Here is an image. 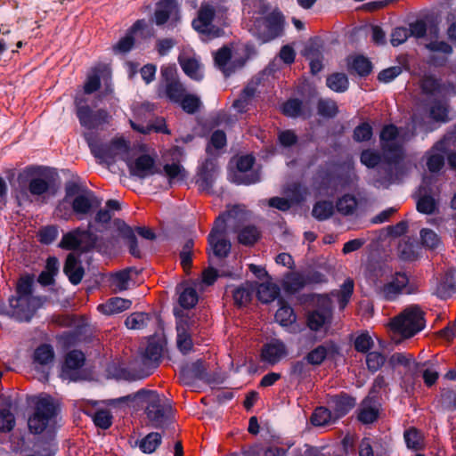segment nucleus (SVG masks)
Here are the masks:
<instances>
[{"mask_svg":"<svg viewBox=\"0 0 456 456\" xmlns=\"http://www.w3.org/2000/svg\"><path fill=\"white\" fill-rule=\"evenodd\" d=\"M110 211L98 209L94 217L88 221L86 229L79 226L64 233L58 247L65 250L77 251L80 254L90 253L94 250L106 254L107 247L101 241L97 233L106 232L110 228Z\"/></svg>","mask_w":456,"mask_h":456,"instance_id":"nucleus-1","label":"nucleus"},{"mask_svg":"<svg viewBox=\"0 0 456 456\" xmlns=\"http://www.w3.org/2000/svg\"><path fill=\"white\" fill-rule=\"evenodd\" d=\"M398 135V128L394 124L385 125L379 134L380 149L385 152L386 166L381 167L384 175L377 178L375 183L386 189L394 183H402L408 173L404 163L405 149L402 143L395 142Z\"/></svg>","mask_w":456,"mask_h":456,"instance_id":"nucleus-2","label":"nucleus"},{"mask_svg":"<svg viewBox=\"0 0 456 456\" xmlns=\"http://www.w3.org/2000/svg\"><path fill=\"white\" fill-rule=\"evenodd\" d=\"M140 406L145 414V423L154 428H162L172 417L168 400L154 390H139Z\"/></svg>","mask_w":456,"mask_h":456,"instance_id":"nucleus-3","label":"nucleus"},{"mask_svg":"<svg viewBox=\"0 0 456 456\" xmlns=\"http://www.w3.org/2000/svg\"><path fill=\"white\" fill-rule=\"evenodd\" d=\"M83 136L92 155L107 165L114 164L118 155H128L130 151V142L123 137L113 138L110 142H101L94 132H85Z\"/></svg>","mask_w":456,"mask_h":456,"instance_id":"nucleus-4","label":"nucleus"},{"mask_svg":"<svg viewBox=\"0 0 456 456\" xmlns=\"http://www.w3.org/2000/svg\"><path fill=\"white\" fill-rule=\"evenodd\" d=\"M426 325L425 313L419 305L406 307L390 322L391 330L403 338H410L420 332Z\"/></svg>","mask_w":456,"mask_h":456,"instance_id":"nucleus-5","label":"nucleus"},{"mask_svg":"<svg viewBox=\"0 0 456 456\" xmlns=\"http://www.w3.org/2000/svg\"><path fill=\"white\" fill-rule=\"evenodd\" d=\"M419 361H417L413 354L405 352L394 353L388 359V366L392 369L403 368L404 370H454L452 368H444L441 366L444 362L443 357L437 354L432 355L430 359L423 360L419 355Z\"/></svg>","mask_w":456,"mask_h":456,"instance_id":"nucleus-6","label":"nucleus"},{"mask_svg":"<svg viewBox=\"0 0 456 456\" xmlns=\"http://www.w3.org/2000/svg\"><path fill=\"white\" fill-rule=\"evenodd\" d=\"M32 175L28 183V191L32 196L42 197L48 193L54 195L60 179L57 169L49 167L30 168Z\"/></svg>","mask_w":456,"mask_h":456,"instance_id":"nucleus-7","label":"nucleus"},{"mask_svg":"<svg viewBox=\"0 0 456 456\" xmlns=\"http://www.w3.org/2000/svg\"><path fill=\"white\" fill-rule=\"evenodd\" d=\"M76 116L82 127L93 132L102 129L111 119L110 114L105 109L94 110L84 98H76Z\"/></svg>","mask_w":456,"mask_h":456,"instance_id":"nucleus-8","label":"nucleus"},{"mask_svg":"<svg viewBox=\"0 0 456 456\" xmlns=\"http://www.w3.org/2000/svg\"><path fill=\"white\" fill-rule=\"evenodd\" d=\"M58 404L49 396L39 397L35 403V411L28 425L31 433L41 434L57 415Z\"/></svg>","mask_w":456,"mask_h":456,"instance_id":"nucleus-9","label":"nucleus"},{"mask_svg":"<svg viewBox=\"0 0 456 456\" xmlns=\"http://www.w3.org/2000/svg\"><path fill=\"white\" fill-rule=\"evenodd\" d=\"M113 224L118 232V235L127 245L130 255L138 259L142 258V254L138 247L135 232L141 237L148 240H154L157 238L155 232L151 228L145 226H136L135 229H133L120 218H115L113 220Z\"/></svg>","mask_w":456,"mask_h":456,"instance_id":"nucleus-10","label":"nucleus"},{"mask_svg":"<svg viewBox=\"0 0 456 456\" xmlns=\"http://www.w3.org/2000/svg\"><path fill=\"white\" fill-rule=\"evenodd\" d=\"M256 159L251 154L240 157L236 163L237 173L232 177V182L237 185H251L261 180L260 171L253 169Z\"/></svg>","mask_w":456,"mask_h":456,"instance_id":"nucleus-11","label":"nucleus"},{"mask_svg":"<svg viewBox=\"0 0 456 456\" xmlns=\"http://www.w3.org/2000/svg\"><path fill=\"white\" fill-rule=\"evenodd\" d=\"M123 159L126 161L132 177L144 180L149 176L162 173L161 170L156 167L155 159L149 154H142L134 161L129 158Z\"/></svg>","mask_w":456,"mask_h":456,"instance_id":"nucleus-12","label":"nucleus"},{"mask_svg":"<svg viewBox=\"0 0 456 456\" xmlns=\"http://www.w3.org/2000/svg\"><path fill=\"white\" fill-rule=\"evenodd\" d=\"M284 16L279 10H273L264 18L265 31L258 33L257 37L261 43L270 42L282 35L284 28Z\"/></svg>","mask_w":456,"mask_h":456,"instance_id":"nucleus-13","label":"nucleus"},{"mask_svg":"<svg viewBox=\"0 0 456 456\" xmlns=\"http://www.w3.org/2000/svg\"><path fill=\"white\" fill-rule=\"evenodd\" d=\"M217 171L218 167L216 160L212 158H207L199 167L196 175V184L200 191L208 193L212 192Z\"/></svg>","mask_w":456,"mask_h":456,"instance_id":"nucleus-14","label":"nucleus"},{"mask_svg":"<svg viewBox=\"0 0 456 456\" xmlns=\"http://www.w3.org/2000/svg\"><path fill=\"white\" fill-rule=\"evenodd\" d=\"M33 300L16 298L14 296H12L9 298L11 310L6 314L20 322H29L36 312V307L32 305Z\"/></svg>","mask_w":456,"mask_h":456,"instance_id":"nucleus-15","label":"nucleus"},{"mask_svg":"<svg viewBox=\"0 0 456 456\" xmlns=\"http://www.w3.org/2000/svg\"><path fill=\"white\" fill-rule=\"evenodd\" d=\"M88 197L86 194L77 195L70 202L72 211L77 220H83L86 216L92 213L94 208L101 206V200L97 199L94 192L88 191Z\"/></svg>","mask_w":456,"mask_h":456,"instance_id":"nucleus-16","label":"nucleus"},{"mask_svg":"<svg viewBox=\"0 0 456 456\" xmlns=\"http://www.w3.org/2000/svg\"><path fill=\"white\" fill-rule=\"evenodd\" d=\"M208 244L209 248H207L208 261L212 259V256L218 259L226 258L232 249V243L230 240L224 236L214 235V232H209L208 235Z\"/></svg>","mask_w":456,"mask_h":456,"instance_id":"nucleus-17","label":"nucleus"},{"mask_svg":"<svg viewBox=\"0 0 456 456\" xmlns=\"http://www.w3.org/2000/svg\"><path fill=\"white\" fill-rule=\"evenodd\" d=\"M339 354V346L333 341L325 342L310 351L305 360L313 365L321 364L326 358L334 359Z\"/></svg>","mask_w":456,"mask_h":456,"instance_id":"nucleus-18","label":"nucleus"},{"mask_svg":"<svg viewBox=\"0 0 456 456\" xmlns=\"http://www.w3.org/2000/svg\"><path fill=\"white\" fill-rule=\"evenodd\" d=\"M408 283V275L403 272H396L392 281L382 286L381 294L386 300L393 301L402 293Z\"/></svg>","mask_w":456,"mask_h":456,"instance_id":"nucleus-19","label":"nucleus"},{"mask_svg":"<svg viewBox=\"0 0 456 456\" xmlns=\"http://www.w3.org/2000/svg\"><path fill=\"white\" fill-rule=\"evenodd\" d=\"M163 354V345L159 339L151 338L142 355V362L147 368L156 369L159 366Z\"/></svg>","mask_w":456,"mask_h":456,"instance_id":"nucleus-20","label":"nucleus"},{"mask_svg":"<svg viewBox=\"0 0 456 456\" xmlns=\"http://www.w3.org/2000/svg\"><path fill=\"white\" fill-rule=\"evenodd\" d=\"M328 404L338 420L355 406V399L346 394L330 396Z\"/></svg>","mask_w":456,"mask_h":456,"instance_id":"nucleus-21","label":"nucleus"},{"mask_svg":"<svg viewBox=\"0 0 456 456\" xmlns=\"http://www.w3.org/2000/svg\"><path fill=\"white\" fill-rule=\"evenodd\" d=\"M63 273L68 276L71 284L77 285L81 282L85 274V269L78 256H75L74 253H69L67 256L63 265Z\"/></svg>","mask_w":456,"mask_h":456,"instance_id":"nucleus-22","label":"nucleus"},{"mask_svg":"<svg viewBox=\"0 0 456 456\" xmlns=\"http://www.w3.org/2000/svg\"><path fill=\"white\" fill-rule=\"evenodd\" d=\"M379 414V403L370 397H366L359 405L357 419L362 424L375 422Z\"/></svg>","mask_w":456,"mask_h":456,"instance_id":"nucleus-23","label":"nucleus"},{"mask_svg":"<svg viewBox=\"0 0 456 456\" xmlns=\"http://www.w3.org/2000/svg\"><path fill=\"white\" fill-rule=\"evenodd\" d=\"M347 70L352 75L366 77L372 72L373 64L369 58L362 54H357L347 60Z\"/></svg>","mask_w":456,"mask_h":456,"instance_id":"nucleus-24","label":"nucleus"},{"mask_svg":"<svg viewBox=\"0 0 456 456\" xmlns=\"http://www.w3.org/2000/svg\"><path fill=\"white\" fill-rule=\"evenodd\" d=\"M186 93V88L180 80L164 86L159 85L158 88L159 98L165 97L174 104H176Z\"/></svg>","mask_w":456,"mask_h":456,"instance_id":"nucleus-25","label":"nucleus"},{"mask_svg":"<svg viewBox=\"0 0 456 456\" xmlns=\"http://www.w3.org/2000/svg\"><path fill=\"white\" fill-rule=\"evenodd\" d=\"M178 12L176 0H159L154 12V22L157 26H162L167 22L170 17Z\"/></svg>","mask_w":456,"mask_h":456,"instance_id":"nucleus-26","label":"nucleus"},{"mask_svg":"<svg viewBox=\"0 0 456 456\" xmlns=\"http://www.w3.org/2000/svg\"><path fill=\"white\" fill-rule=\"evenodd\" d=\"M256 286L257 282L246 281L240 286L234 288L232 291L234 305L240 308L249 304L253 299Z\"/></svg>","mask_w":456,"mask_h":456,"instance_id":"nucleus-27","label":"nucleus"},{"mask_svg":"<svg viewBox=\"0 0 456 456\" xmlns=\"http://www.w3.org/2000/svg\"><path fill=\"white\" fill-rule=\"evenodd\" d=\"M360 162L368 168H375L379 167V177L384 175L381 167L386 166L385 152H379L374 149H365L360 154Z\"/></svg>","mask_w":456,"mask_h":456,"instance_id":"nucleus-28","label":"nucleus"},{"mask_svg":"<svg viewBox=\"0 0 456 456\" xmlns=\"http://www.w3.org/2000/svg\"><path fill=\"white\" fill-rule=\"evenodd\" d=\"M189 322L187 320L180 319L176 322V344L183 354H188L193 347L191 336L188 331Z\"/></svg>","mask_w":456,"mask_h":456,"instance_id":"nucleus-29","label":"nucleus"},{"mask_svg":"<svg viewBox=\"0 0 456 456\" xmlns=\"http://www.w3.org/2000/svg\"><path fill=\"white\" fill-rule=\"evenodd\" d=\"M285 354V346L280 340H273L265 344L261 351L262 359L271 364L278 362Z\"/></svg>","mask_w":456,"mask_h":456,"instance_id":"nucleus-30","label":"nucleus"},{"mask_svg":"<svg viewBox=\"0 0 456 456\" xmlns=\"http://www.w3.org/2000/svg\"><path fill=\"white\" fill-rule=\"evenodd\" d=\"M130 125L133 130L142 134H150L151 132L161 133L164 134H170L171 133L167 126L165 118L161 117L156 118L154 123L151 124L143 125L130 121Z\"/></svg>","mask_w":456,"mask_h":456,"instance_id":"nucleus-31","label":"nucleus"},{"mask_svg":"<svg viewBox=\"0 0 456 456\" xmlns=\"http://www.w3.org/2000/svg\"><path fill=\"white\" fill-rule=\"evenodd\" d=\"M232 61V48L228 45H223L214 53V62L216 67L223 72L225 77L232 74V69H229Z\"/></svg>","mask_w":456,"mask_h":456,"instance_id":"nucleus-32","label":"nucleus"},{"mask_svg":"<svg viewBox=\"0 0 456 456\" xmlns=\"http://www.w3.org/2000/svg\"><path fill=\"white\" fill-rule=\"evenodd\" d=\"M256 291L257 299L263 304H269L280 298V287L270 281L257 284Z\"/></svg>","mask_w":456,"mask_h":456,"instance_id":"nucleus-33","label":"nucleus"},{"mask_svg":"<svg viewBox=\"0 0 456 456\" xmlns=\"http://www.w3.org/2000/svg\"><path fill=\"white\" fill-rule=\"evenodd\" d=\"M216 17V10L209 4H202L198 11V16L191 22L192 28L197 31L212 24Z\"/></svg>","mask_w":456,"mask_h":456,"instance_id":"nucleus-34","label":"nucleus"},{"mask_svg":"<svg viewBox=\"0 0 456 456\" xmlns=\"http://www.w3.org/2000/svg\"><path fill=\"white\" fill-rule=\"evenodd\" d=\"M132 305V301L122 297H111L105 304L99 305L98 309L102 310L103 314L111 315L122 313L129 309Z\"/></svg>","mask_w":456,"mask_h":456,"instance_id":"nucleus-35","label":"nucleus"},{"mask_svg":"<svg viewBox=\"0 0 456 456\" xmlns=\"http://www.w3.org/2000/svg\"><path fill=\"white\" fill-rule=\"evenodd\" d=\"M305 287L304 275L300 273H288L283 280L282 288L286 293L294 295Z\"/></svg>","mask_w":456,"mask_h":456,"instance_id":"nucleus-36","label":"nucleus"},{"mask_svg":"<svg viewBox=\"0 0 456 456\" xmlns=\"http://www.w3.org/2000/svg\"><path fill=\"white\" fill-rule=\"evenodd\" d=\"M279 308L275 313L274 318L277 322L282 326H288L296 321V315L293 308L283 298H278Z\"/></svg>","mask_w":456,"mask_h":456,"instance_id":"nucleus-37","label":"nucleus"},{"mask_svg":"<svg viewBox=\"0 0 456 456\" xmlns=\"http://www.w3.org/2000/svg\"><path fill=\"white\" fill-rule=\"evenodd\" d=\"M107 69L105 65H98L92 69L91 73L84 85V92L86 94H91L98 91L101 87V76Z\"/></svg>","mask_w":456,"mask_h":456,"instance_id":"nucleus-38","label":"nucleus"},{"mask_svg":"<svg viewBox=\"0 0 456 456\" xmlns=\"http://www.w3.org/2000/svg\"><path fill=\"white\" fill-rule=\"evenodd\" d=\"M256 87L252 86H247L241 91L238 99H236L232 107L237 110L239 113H246L249 110V105L256 94Z\"/></svg>","mask_w":456,"mask_h":456,"instance_id":"nucleus-39","label":"nucleus"},{"mask_svg":"<svg viewBox=\"0 0 456 456\" xmlns=\"http://www.w3.org/2000/svg\"><path fill=\"white\" fill-rule=\"evenodd\" d=\"M358 206L357 199L353 194H344L336 202V208L339 214L345 216L354 214Z\"/></svg>","mask_w":456,"mask_h":456,"instance_id":"nucleus-40","label":"nucleus"},{"mask_svg":"<svg viewBox=\"0 0 456 456\" xmlns=\"http://www.w3.org/2000/svg\"><path fill=\"white\" fill-rule=\"evenodd\" d=\"M334 417L330 408L317 407L311 416V422L314 426L323 427L337 421Z\"/></svg>","mask_w":456,"mask_h":456,"instance_id":"nucleus-41","label":"nucleus"},{"mask_svg":"<svg viewBox=\"0 0 456 456\" xmlns=\"http://www.w3.org/2000/svg\"><path fill=\"white\" fill-rule=\"evenodd\" d=\"M34 285V277L27 274L19 279L16 286V298L35 299L32 297Z\"/></svg>","mask_w":456,"mask_h":456,"instance_id":"nucleus-42","label":"nucleus"},{"mask_svg":"<svg viewBox=\"0 0 456 456\" xmlns=\"http://www.w3.org/2000/svg\"><path fill=\"white\" fill-rule=\"evenodd\" d=\"M326 86L336 93H344L349 87V80L345 73L335 72L328 76Z\"/></svg>","mask_w":456,"mask_h":456,"instance_id":"nucleus-43","label":"nucleus"},{"mask_svg":"<svg viewBox=\"0 0 456 456\" xmlns=\"http://www.w3.org/2000/svg\"><path fill=\"white\" fill-rule=\"evenodd\" d=\"M176 104L180 106L185 113L193 115L200 111L202 102L198 95L186 93Z\"/></svg>","mask_w":456,"mask_h":456,"instance_id":"nucleus-44","label":"nucleus"},{"mask_svg":"<svg viewBox=\"0 0 456 456\" xmlns=\"http://www.w3.org/2000/svg\"><path fill=\"white\" fill-rule=\"evenodd\" d=\"M441 297L446 298L456 293V270H449L437 288Z\"/></svg>","mask_w":456,"mask_h":456,"instance_id":"nucleus-45","label":"nucleus"},{"mask_svg":"<svg viewBox=\"0 0 456 456\" xmlns=\"http://www.w3.org/2000/svg\"><path fill=\"white\" fill-rule=\"evenodd\" d=\"M334 214V205L330 200L316 201L313 207L312 216L318 221H325Z\"/></svg>","mask_w":456,"mask_h":456,"instance_id":"nucleus-46","label":"nucleus"},{"mask_svg":"<svg viewBox=\"0 0 456 456\" xmlns=\"http://www.w3.org/2000/svg\"><path fill=\"white\" fill-rule=\"evenodd\" d=\"M259 239L260 232L253 224L243 227L238 233V242L243 246H253Z\"/></svg>","mask_w":456,"mask_h":456,"instance_id":"nucleus-47","label":"nucleus"},{"mask_svg":"<svg viewBox=\"0 0 456 456\" xmlns=\"http://www.w3.org/2000/svg\"><path fill=\"white\" fill-rule=\"evenodd\" d=\"M281 113L289 118H298L304 113L303 101L298 98H289L281 107Z\"/></svg>","mask_w":456,"mask_h":456,"instance_id":"nucleus-48","label":"nucleus"},{"mask_svg":"<svg viewBox=\"0 0 456 456\" xmlns=\"http://www.w3.org/2000/svg\"><path fill=\"white\" fill-rule=\"evenodd\" d=\"M85 362V354L81 350L73 349L65 355L64 366L66 370H81Z\"/></svg>","mask_w":456,"mask_h":456,"instance_id":"nucleus-49","label":"nucleus"},{"mask_svg":"<svg viewBox=\"0 0 456 456\" xmlns=\"http://www.w3.org/2000/svg\"><path fill=\"white\" fill-rule=\"evenodd\" d=\"M54 358V351L50 344H41L38 346L33 354L34 362L41 365H46L51 362Z\"/></svg>","mask_w":456,"mask_h":456,"instance_id":"nucleus-50","label":"nucleus"},{"mask_svg":"<svg viewBox=\"0 0 456 456\" xmlns=\"http://www.w3.org/2000/svg\"><path fill=\"white\" fill-rule=\"evenodd\" d=\"M354 282L351 278H347L344 281L340 286V289L336 292L338 301L340 309H344L349 303L350 298L354 293Z\"/></svg>","mask_w":456,"mask_h":456,"instance_id":"nucleus-51","label":"nucleus"},{"mask_svg":"<svg viewBox=\"0 0 456 456\" xmlns=\"http://www.w3.org/2000/svg\"><path fill=\"white\" fill-rule=\"evenodd\" d=\"M201 374H211L210 372H179L175 375L177 381L193 389L201 387Z\"/></svg>","mask_w":456,"mask_h":456,"instance_id":"nucleus-52","label":"nucleus"},{"mask_svg":"<svg viewBox=\"0 0 456 456\" xmlns=\"http://www.w3.org/2000/svg\"><path fill=\"white\" fill-rule=\"evenodd\" d=\"M180 65L183 72L191 79L200 81L203 74L200 71V63L194 58H187L183 61L179 60Z\"/></svg>","mask_w":456,"mask_h":456,"instance_id":"nucleus-53","label":"nucleus"},{"mask_svg":"<svg viewBox=\"0 0 456 456\" xmlns=\"http://www.w3.org/2000/svg\"><path fill=\"white\" fill-rule=\"evenodd\" d=\"M137 273L135 267H126L111 275L112 284H114L119 290H125L128 288V282L131 280L132 273Z\"/></svg>","mask_w":456,"mask_h":456,"instance_id":"nucleus-54","label":"nucleus"},{"mask_svg":"<svg viewBox=\"0 0 456 456\" xmlns=\"http://www.w3.org/2000/svg\"><path fill=\"white\" fill-rule=\"evenodd\" d=\"M86 328L77 326L73 330L65 331L60 336V341L63 346L70 347L76 346L82 340V336L85 334Z\"/></svg>","mask_w":456,"mask_h":456,"instance_id":"nucleus-55","label":"nucleus"},{"mask_svg":"<svg viewBox=\"0 0 456 456\" xmlns=\"http://www.w3.org/2000/svg\"><path fill=\"white\" fill-rule=\"evenodd\" d=\"M332 318H330L322 314H320L314 310L311 311L307 314V326L311 330L318 331L324 325L330 324Z\"/></svg>","mask_w":456,"mask_h":456,"instance_id":"nucleus-56","label":"nucleus"},{"mask_svg":"<svg viewBox=\"0 0 456 456\" xmlns=\"http://www.w3.org/2000/svg\"><path fill=\"white\" fill-rule=\"evenodd\" d=\"M199 300L198 293L192 287H186L180 293L178 302L184 309L193 308Z\"/></svg>","mask_w":456,"mask_h":456,"instance_id":"nucleus-57","label":"nucleus"},{"mask_svg":"<svg viewBox=\"0 0 456 456\" xmlns=\"http://www.w3.org/2000/svg\"><path fill=\"white\" fill-rule=\"evenodd\" d=\"M448 108L445 102L439 100H435L430 107V118L436 121L445 123L449 120Z\"/></svg>","mask_w":456,"mask_h":456,"instance_id":"nucleus-58","label":"nucleus"},{"mask_svg":"<svg viewBox=\"0 0 456 456\" xmlns=\"http://www.w3.org/2000/svg\"><path fill=\"white\" fill-rule=\"evenodd\" d=\"M404 440L410 449L418 451L423 446V436L415 428H410L404 432Z\"/></svg>","mask_w":456,"mask_h":456,"instance_id":"nucleus-59","label":"nucleus"},{"mask_svg":"<svg viewBox=\"0 0 456 456\" xmlns=\"http://www.w3.org/2000/svg\"><path fill=\"white\" fill-rule=\"evenodd\" d=\"M161 444V436L157 432L148 434L141 442L140 448L145 453H151L157 450Z\"/></svg>","mask_w":456,"mask_h":456,"instance_id":"nucleus-60","label":"nucleus"},{"mask_svg":"<svg viewBox=\"0 0 456 456\" xmlns=\"http://www.w3.org/2000/svg\"><path fill=\"white\" fill-rule=\"evenodd\" d=\"M368 370H380L387 362L386 356L378 351H370L365 355Z\"/></svg>","mask_w":456,"mask_h":456,"instance_id":"nucleus-61","label":"nucleus"},{"mask_svg":"<svg viewBox=\"0 0 456 456\" xmlns=\"http://www.w3.org/2000/svg\"><path fill=\"white\" fill-rule=\"evenodd\" d=\"M149 320L148 314L137 312L130 314L125 321V325L130 330H141L146 327Z\"/></svg>","mask_w":456,"mask_h":456,"instance_id":"nucleus-62","label":"nucleus"},{"mask_svg":"<svg viewBox=\"0 0 456 456\" xmlns=\"http://www.w3.org/2000/svg\"><path fill=\"white\" fill-rule=\"evenodd\" d=\"M373 135L372 126L368 122L359 124L353 132V139L356 142H368Z\"/></svg>","mask_w":456,"mask_h":456,"instance_id":"nucleus-63","label":"nucleus"},{"mask_svg":"<svg viewBox=\"0 0 456 456\" xmlns=\"http://www.w3.org/2000/svg\"><path fill=\"white\" fill-rule=\"evenodd\" d=\"M436 202L433 196L426 194L421 196L416 205L418 212L425 215H432L436 209Z\"/></svg>","mask_w":456,"mask_h":456,"instance_id":"nucleus-64","label":"nucleus"}]
</instances>
